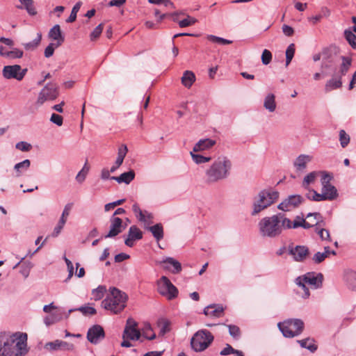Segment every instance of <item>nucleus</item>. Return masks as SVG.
<instances>
[{
    "label": "nucleus",
    "mask_w": 356,
    "mask_h": 356,
    "mask_svg": "<svg viewBox=\"0 0 356 356\" xmlns=\"http://www.w3.org/2000/svg\"><path fill=\"white\" fill-rule=\"evenodd\" d=\"M142 238V232L136 226L133 225L129 229L128 236L125 239L124 243L129 247H132L136 240H140Z\"/></svg>",
    "instance_id": "nucleus-22"
},
{
    "label": "nucleus",
    "mask_w": 356,
    "mask_h": 356,
    "mask_svg": "<svg viewBox=\"0 0 356 356\" xmlns=\"http://www.w3.org/2000/svg\"><path fill=\"white\" fill-rule=\"evenodd\" d=\"M157 290L161 296L166 297L168 300H172L178 295V289L165 276H162L157 281Z\"/></svg>",
    "instance_id": "nucleus-9"
},
{
    "label": "nucleus",
    "mask_w": 356,
    "mask_h": 356,
    "mask_svg": "<svg viewBox=\"0 0 356 356\" xmlns=\"http://www.w3.org/2000/svg\"><path fill=\"white\" fill-rule=\"evenodd\" d=\"M149 230L156 238L157 241H159L163 238V227L161 223L156 224L153 226H147L145 227Z\"/></svg>",
    "instance_id": "nucleus-31"
},
{
    "label": "nucleus",
    "mask_w": 356,
    "mask_h": 356,
    "mask_svg": "<svg viewBox=\"0 0 356 356\" xmlns=\"http://www.w3.org/2000/svg\"><path fill=\"white\" fill-rule=\"evenodd\" d=\"M224 309L220 305H211L206 307L204 309V314L206 316L213 317H221L223 315Z\"/></svg>",
    "instance_id": "nucleus-27"
},
{
    "label": "nucleus",
    "mask_w": 356,
    "mask_h": 356,
    "mask_svg": "<svg viewBox=\"0 0 356 356\" xmlns=\"http://www.w3.org/2000/svg\"><path fill=\"white\" fill-rule=\"evenodd\" d=\"M327 257L326 253L318 252L314 255L313 260L316 264H320Z\"/></svg>",
    "instance_id": "nucleus-61"
},
{
    "label": "nucleus",
    "mask_w": 356,
    "mask_h": 356,
    "mask_svg": "<svg viewBox=\"0 0 356 356\" xmlns=\"http://www.w3.org/2000/svg\"><path fill=\"white\" fill-rule=\"evenodd\" d=\"M72 203H68L65 206L64 210L63 211V213L61 215V217L58 221V225L55 227L52 236L54 237H56L60 232H61L62 229L63 228L68 216L70 215V211L72 208Z\"/></svg>",
    "instance_id": "nucleus-20"
},
{
    "label": "nucleus",
    "mask_w": 356,
    "mask_h": 356,
    "mask_svg": "<svg viewBox=\"0 0 356 356\" xmlns=\"http://www.w3.org/2000/svg\"><path fill=\"white\" fill-rule=\"evenodd\" d=\"M58 96V90L56 84L49 83L39 93L36 103L41 106L46 101L54 100Z\"/></svg>",
    "instance_id": "nucleus-11"
},
{
    "label": "nucleus",
    "mask_w": 356,
    "mask_h": 356,
    "mask_svg": "<svg viewBox=\"0 0 356 356\" xmlns=\"http://www.w3.org/2000/svg\"><path fill=\"white\" fill-rule=\"evenodd\" d=\"M140 335V332L138 329L137 322L131 318H128L123 332L122 338L129 339L130 340H138Z\"/></svg>",
    "instance_id": "nucleus-14"
},
{
    "label": "nucleus",
    "mask_w": 356,
    "mask_h": 356,
    "mask_svg": "<svg viewBox=\"0 0 356 356\" xmlns=\"http://www.w3.org/2000/svg\"><path fill=\"white\" fill-rule=\"evenodd\" d=\"M326 173L327 172L325 171H314L309 173L302 181V187L308 190L310 184H314L318 177H320L321 179L323 174Z\"/></svg>",
    "instance_id": "nucleus-24"
},
{
    "label": "nucleus",
    "mask_w": 356,
    "mask_h": 356,
    "mask_svg": "<svg viewBox=\"0 0 356 356\" xmlns=\"http://www.w3.org/2000/svg\"><path fill=\"white\" fill-rule=\"evenodd\" d=\"M295 54V44L293 43L289 45L286 50V66H288L293 59Z\"/></svg>",
    "instance_id": "nucleus-44"
},
{
    "label": "nucleus",
    "mask_w": 356,
    "mask_h": 356,
    "mask_svg": "<svg viewBox=\"0 0 356 356\" xmlns=\"http://www.w3.org/2000/svg\"><path fill=\"white\" fill-rule=\"evenodd\" d=\"M165 270L170 271L173 274L179 273L181 271V264L172 257H166L163 261L157 262Z\"/></svg>",
    "instance_id": "nucleus-17"
},
{
    "label": "nucleus",
    "mask_w": 356,
    "mask_h": 356,
    "mask_svg": "<svg viewBox=\"0 0 356 356\" xmlns=\"http://www.w3.org/2000/svg\"><path fill=\"white\" fill-rule=\"evenodd\" d=\"M234 352H236V349H234L231 345L227 344L226 346L220 352V355L222 356H226L234 354Z\"/></svg>",
    "instance_id": "nucleus-63"
},
{
    "label": "nucleus",
    "mask_w": 356,
    "mask_h": 356,
    "mask_svg": "<svg viewBox=\"0 0 356 356\" xmlns=\"http://www.w3.org/2000/svg\"><path fill=\"white\" fill-rule=\"evenodd\" d=\"M135 177L134 170H130L121 174L119 177H111V179L117 181L118 183H125L129 184Z\"/></svg>",
    "instance_id": "nucleus-33"
},
{
    "label": "nucleus",
    "mask_w": 356,
    "mask_h": 356,
    "mask_svg": "<svg viewBox=\"0 0 356 356\" xmlns=\"http://www.w3.org/2000/svg\"><path fill=\"white\" fill-rule=\"evenodd\" d=\"M41 34H38V37L32 42L24 44V46L26 50H33L35 49L41 41Z\"/></svg>",
    "instance_id": "nucleus-52"
},
{
    "label": "nucleus",
    "mask_w": 356,
    "mask_h": 356,
    "mask_svg": "<svg viewBox=\"0 0 356 356\" xmlns=\"http://www.w3.org/2000/svg\"><path fill=\"white\" fill-rule=\"evenodd\" d=\"M128 300L127 295L117 288H111L102 306L111 314H118L124 310Z\"/></svg>",
    "instance_id": "nucleus-3"
},
{
    "label": "nucleus",
    "mask_w": 356,
    "mask_h": 356,
    "mask_svg": "<svg viewBox=\"0 0 356 356\" xmlns=\"http://www.w3.org/2000/svg\"><path fill=\"white\" fill-rule=\"evenodd\" d=\"M89 166L88 165L87 163H86L81 170L78 173V175L76 177V179L78 182L82 183L85 180L86 175L89 171Z\"/></svg>",
    "instance_id": "nucleus-49"
},
{
    "label": "nucleus",
    "mask_w": 356,
    "mask_h": 356,
    "mask_svg": "<svg viewBox=\"0 0 356 356\" xmlns=\"http://www.w3.org/2000/svg\"><path fill=\"white\" fill-rule=\"evenodd\" d=\"M50 121L60 127L63 124V118L60 115L53 113L51 116Z\"/></svg>",
    "instance_id": "nucleus-62"
},
{
    "label": "nucleus",
    "mask_w": 356,
    "mask_h": 356,
    "mask_svg": "<svg viewBox=\"0 0 356 356\" xmlns=\"http://www.w3.org/2000/svg\"><path fill=\"white\" fill-rule=\"evenodd\" d=\"M279 198V193L273 189H265L259 193L254 197L252 214L256 215L266 209Z\"/></svg>",
    "instance_id": "nucleus-5"
},
{
    "label": "nucleus",
    "mask_w": 356,
    "mask_h": 356,
    "mask_svg": "<svg viewBox=\"0 0 356 356\" xmlns=\"http://www.w3.org/2000/svg\"><path fill=\"white\" fill-rule=\"evenodd\" d=\"M332 175L329 172L323 174V177L321 179V192L324 193V194L326 195V197H330V198H327V200L330 201L336 199L338 196L337 188L330 184V181L332 180Z\"/></svg>",
    "instance_id": "nucleus-13"
},
{
    "label": "nucleus",
    "mask_w": 356,
    "mask_h": 356,
    "mask_svg": "<svg viewBox=\"0 0 356 356\" xmlns=\"http://www.w3.org/2000/svg\"><path fill=\"white\" fill-rule=\"evenodd\" d=\"M6 342H8V337L0 334V356H6Z\"/></svg>",
    "instance_id": "nucleus-55"
},
{
    "label": "nucleus",
    "mask_w": 356,
    "mask_h": 356,
    "mask_svg": "<svg viewBox=\"0 0 356 356\" xmlns=\"http://www.w3.org/2000/svg\"><path fill=\"white\" fill-rule=\"evenodd\" d=\"M152 328L149 324H147L145 325V327L143 329V335L144 337L149 340H152L156 338V334H152V335H149V332H152Z\"/></svg>",
    "instance_id": "nucleus-57"
},
{
    "label": "nucleus",
    "mask_w": 356,
    "mask_h": 356,
    "mask_svg": "<svg viewBox=\"0 0 356 356\" xmlns=\"http://www.w3.org/2000/svg\"><path fill=\"white\" fill-rule=\"evenodd\" d=\"M312 217H314L316 219L314 223H310L309 222L306 221L303 218L300 216H297L296 219L293 220V222L289 220V227H286V229H295L299 227H302L305 229H308L313 226L318 225L321 222H323V217L319 213H309L307 216V218L308 219H309Z\"/></svg>",
    "instance_id": "nucleus-10"
},
{
    "label": "nucleus",
    "mask_w": 356,
    "mask_h": 356,
    "mask_svg": "<svg viewBox=\"0 0 356 356\" xmlns=\"http://www.w3.org/2000/svg\"><path fill=\"white\" fill-rule=\"evenodd\" d=\"M57 47H56V44L50 43L44 49V56L46 58L51 57L54 54L55 49Z\"/></svg>",
    "instance_id": "nucleus-60"
},
{
    "label": "nucleus",
    "mask_w": 356,
    "mask_h": 356,
    "mask_svg": "<svg viewBox=\"0 0 356 356\" xmlns=\"http://www.w3.org/2000/svg\"><path fill=\"white\" fill-rule=\"evenodd\" d=\"M103 29H104V24L102 23V24H99L94 30L93 31L90 33V40L92 41H95L97 39L99 38V37L100 36V35L102 34V31H103Z\"/></svg>",
    "instance_id": "nucleus-53"
},
{
    "label": "nucleus",
    "mask_w": 356,
    "mask_h": 356,
    "mask_svg": "<svg viewBox=\"0 0 356 356\" xmlns=\"http://www.w3.org/2000/svg\"><path fill=\"white\" fill-rule=\"evenodd\" d=\"M82 3L81 1L77 2L72 8L71 14L68 19L66 20L68 23L74 22L76 19V14L81 8Z\"/></svg>",
    "instance_id": "nucleus-45"
},
{
    "label": "nucleus",
    "mask_w": 356,
    "mask_h": 356,
    "mask_svg": "<svg viewBox=\"0 0 356 356\" xmlns=\"http://www.w3.org/2000/svg\"><path fill=\"white\" fill-rule=\"evenodd\" d=\"M213 336L207 330L197 331L192 337L191 345L196 352H202L206 350L213 342Z\"/></svg>",
    "instance_id": "nucleus-7"
},
{
    "label": "nucleus",
    "mask_w": 356,
    "mask_h": 356,
    "mask_svg": "<svg viewBox=\"0 0 356 356\" xmlns=\"http://www.w3.org/2000/svg\"><path fill=\"white\" fill-rule=\"evenodd\" d=\"M23 56V51L15 49L12 51H8V58H21Z\"/></svg>",
    "instance_id": "nucleus-64"
},
{
    "label": "nucleus",
    "mask_w": 356,
    "mask_h": 356,
    "mask_svg": "<svg viewBox=\"0 0 356 356\" xmlns=\"http://www.w3.org/2000/svg\"><path fill=\"white\" fill-rule=\"evenodd\" d=\"M19 1L22 3L23 6H17L18 8L22 9V8H24L30 15H35L37 14V11L33 5V0H19Z\"/></svg>",
    "instance_id": "nucleus-38"
},
{
    "label": "nucleus",
    "mask_w": 356,
    "mask_h": 356,
    "mask_svg": "<svg viewBox=\"0 0 356 356\" xmlns=\"http://www.w3.org/2000/svg\"><path fill=\"white\" fill-rule=\"evenodd\" d=\"M345 279L351 290L356 291V272L350 270L346 273Z\"/></svg>",
    "instance_id": "nucleus-36"
},
{
    "label": "nucleus",
    "mask_w": 356,
    "mask_h": 356,
    "mask_svg": "<svg viewBox=\"0 0 356 356\" xmlns=\"http://www.w3.org/2000/svg\"><path fill=\"white\" fill-rule=\"evenodd\" d=\"M105 337L103 327L99 325L91 327L87 333V339L92 343H97Z\"/></svg>",
    "instance_id": "nucleus-18"
},
{
    "label": "nucleus",
    "mask_w": 356,
    "mask_h": 356,
    "mask_svg": "<svg viewBox=\"0 0 356 356\" xmlns=\"http://www.w3.org/2000/svg\"><path fill=\"white\" fill-rule=\"evenodd\" d=\"M339 141L342 147H346L350 143V136L346 132L341 129L339 131Z\"/></svg>",
    "instance_id": "nucleus-51"
},
{
    "label": "nucleus",
    "mask_w": 356,
    "mask_h": 356,
    "mask_svg": "<svg viewBox=\"0 0 356 356\" xmlns=\"http://www.w3.org/2000/svg\"><path fill=\"white\" fill-rule=\"evenodd\" d=\"M264 108L269 112H274L276 109L275 96L270 93L264 99Z\"/></svg>",
    "instance_id": "nucleus-35"
},
{
    "label": "nucleus",
    "mask_w": 356,
    "mask_h": 356,
    "mask_svg": "<svg viewBox=\"0 0 356 356\" xmlns=\"http://www.w3.org/2000/svg\"><path fill=\"white\" fill-rule=\"evenodd\" d=\"M15 147L17 149H19L22 152H28L32 147L31 144L24 141L17 143Z\"/></svg>",
    "instance_id": "nucleus-59"
},
{
    "label": "nucleus",
    "mask_w": 356,
    "mask_h": 356,
    "mask_svg": "<svg viewBox=\"0 0 356 356\" xmlns=\"http://www.w3.org/2000/svg\"><path fill=\"white\" fill-rule=\"evenodd\" d=\"M311 160L312 157L310 156L301 154L296 159L294 166L298 171L303 170Z\"/></svg>",
    "instance_id": "nucleus-32"
},
{
    "label": "nucleus",
    "mask_w": 356,
    "mask_h": 356,
    "mask_svg": "<svg viewBox=\"0 0 356 356\" xmlns=\"http://www.w3.org/2000/svg\"><path fill=\"white\" fill-rule=\"evenodd\" d=\"M106 291V289L104 286H99L97 289L92 290V298L95 300H99L102 299L104 297Z\"/></svg>",
    "instance_id": "nucleus-41"
},
{
    "label": "nucleus",
    "mask_w": 356,
    "mask_h": 356,
    "mask_svg": "<svg viewBox=\"0 0 356 356\" xmlns=\"http://www.w3.org/2000/svg\"><path fill=\"white\" fill-rule=\"evenodd\" d=\"M307 284H309L312 289H318L322 286L323 276L321 273L314 272L307 273L301 276Z\"/></svg>",
    "instance_id": "nucleus-16"
},
{
    "label": "nucleus",
    "mask_w": 356,
    "mask_h": 356,
    "mask_svg": "<svg viewBox=\"0 0 356 356\" xmlns=\"http://www.w3.org/2000/svg\"><path fill=\"white\" fill-rule=\"evenodd\" d=\"M298 342L302 348H307L312 353L317 350V346L314 343V340L311 338H307L302 340H298Z\"/></svg>",
    "instance_id": "nucleus-37"
},
{
    "label": "nucleus",
    "mask_w": 356,
    "mask_h": 356,
    "mask_svg": "<svg viewBox=\"0 0 356 356\" xmlns=\"http://www.w3.org/2000/svg\"><path fill=\"white\" fill-rule=\"evenodd\" d=\"M232 168L231 161L225 156L218 157L205 171V181L207 184H214L226 179Z\"/></svg>",
    "instance_id": "nucleus-2"
},
{
    "label": "nucleus",
    "mask_w": 356,
    "mask_h": 356,
    "mask_svg": "<svg viewBox=\"0 0 356 356\" xmlns=\"http://www.w3.org/2000/svg\"><path fill=\"white\" fill-rule=\"evenodd\" d=\"M45 348L49 350H72L73 348L72 344H69L66 341L56 340L52 342H49L45 345Z\"/></svg>",
    "instance_id": "nucleus-25"
},
{
    "label": "nucleus",
    "mask_w": 356,
    "mask_h": 356,
    "mask_svg": "<svg viewBox=\"0 0 356 356\" xmlns=\"http://www.w3.org/2000/svg\"><path fill=\"white\" fill-rule=\"evenodd\" d=\"M229 329V334L235 339H238L241 337V330L240 328L234 325H227Z\"/></svg>",
    "instance_id": "nucleus-50"
},
{
    "label": "nucleus",
    "mask_w": 356,
    "mask_h": 356,
    "mask_svg": "<svg viewBox=\"0 0 356 356\" xmlns=\"http://www.w3.org/2000/svg\"><path fill=\"white\" fill-rule=\"evenodd\" d=\"M345 36L348 43L353 48H356V35L350 31H346Z\"/></svg>",
    "instance_id": "nucleus-54"
},
{
    "label": "nucleus",
    "mask_w": 356,
    "mask_h": 356,
    "mask_svg": "<svg viewBox=\"0 0 356 356\" xmlns=\"http://www.w3.org/2000/svg\"><path fill=\"white\" fill-rule=\"evenodd\" d=\"M195 81V75L192 71L186 70L181 77V83L187 88H190Z\"/></svg>",
    "instance_id": "nucleus-34"
},
{
    "label": "nucleus",
    "mask_w": 356,
    "mask_h": 356,
    "mask_svg": "<svg viewBox=\"0 0 356 356\" xmlns=\"http://www.w3.org/2000/svg\"><path fill=\"white\" fill-rule=\"evenodd\" d=\"M159 326L160 327V335H164L165 333L170 331V322L168 320L162 319L159 322Z\"/></svg>",
    "instance_id": "nucleus-48"
},
{
    "label": "nucleus",
    "mask_w": 356,
    "mask_h": 356,
    "mask_svg": "<svg viewBox=\"0 0 356 356\" xmlns=\"http://www.w3.org/2000/svg\"><path fill=\"white\" fill-rule=\"evenodd\" d=\"M197 19L190 15H187L186 18L178 22L179 26L181 28L192 26L197 22Z\"/></svg>",
    "instance_id": "nucleus-46"
},
{
    "label": "nucleus",
    "mask_w": 356,
    "mask_h": 356,
    "mask_svg": "<svg viewBox=\"0 0 356 356\" xmlns=\"http://www.w3.org/2000/svg\"><path fill=\"white\" fill-rule=\"evenodd\" d=\"M62 319V315L60 314L54 313L50 316H48L44 318V323L49 326L52 325Z\"/></svg>",
    "instance_id": "nucleus-43"
},
{
    "label": "nucleus",
    "mask_w": 356,
    "mask_h": 356,
    "mask_svg": "<svg viewBox=\"0 0 356 356\" xmlns=\"http://www.w3.org/2000/svg\"><path fill=\"white\" fill-rule=\"evenodd\" d=\"M27 72V69H22L19 65H6L3 67V75L6 79H15L22 81Z\"/></svg>",
    "instance_id": "nucleus-12"
},
{
    "label": "nucleus",
    "mask_w": 356,
    "mask_h": 356,
    "mask_svg": "<svg viewBox=\"0 0 356 356\" xmlns=\"http://www.w3.org/2000/svg\"><path fill=\"white\" fill-rule=\"evenodd\" d=\"M298 289H297V293L303 298H309L310 293L309 289L307 287V284L301 276L298 277L295 280Z\"/></svg>",
    "instance_id": "nucleus-29"
},
{
    "label": "nucleus",
    "mask_w": 356,
    "mask_h": 356,
    "mask_svg": "<svg viewBox=\"0 0 356 356\" xmlns=\"http://www.w3.org/2000/svg\"><path fill=\"white\" fill-rule=\"evenodd\" d=\"M285 337L292 338L300 334L304 329V323L300 319H289L277 324Z\"/></svg>",
    "instance_id": "nucleus-8"
},
{
    "label": "nucleus",
    "mask_w": 356,
    "mask_h": 356,
    "mask_svg": "<svg viewBox=\"0 0 356 356\" xmlns=\"http://www.w3.org/2000/svg\"><path fill=\"white\" fill-rule=\"evenodd\" d=\"M27 334L15 333L6 342V356H24L27 353Z\"/></svg>",
    "instance_id": "nucleus-4"
},
{
    "label": "nucleus",
    "mask_w": 356,
    "mask_h": 356,
    "mask_svg": "<svg viewBox=\"0 0 356 356\" xmlns=\"http://www.w3.org/2000/svg\"><path fill=\"white\" fill-rule=\"evenodd\" d=\"M307 197L308 199L316 202L325 201L330 198V197H326L324 193H318L314 190L309 191L307 194Z\"/></svg>",
    "instance_id": "nucleus-39"
},
{
    "label": "nucleus",
    "mask_w": 356,
    "mask_h": 356,
    "mask_svg": "<svg viewBox=\"0 0 356 356\" xmlns=\"http://www.w3.org/2000/svg\"><path fill=\"white\" fill-rule=\"evenodd\" d=\"M216 144V141L209 138L199 140L193 147V152H197L211 148Z\"/></svg>",
    "instance_id": "nucleus-30"
},
{
    "label": "nucleus",
    "mask_w": 356,
    "mask_h": 356,
    "mask_svg": "<svg viewBox=\"0 0 356 356\" xmlns=\"http://www.w3.org/2000/svg\"><path fill=\"white\" fill-rule=\"evenodd\" d=\"M30 165L31 161L29 159H25L24 161L15 164L14 169L17 172V176H20L22 172L27 170L30 167Z\"/></svg>",
    "instance_id": "nucleus-40"
},
{
    "label": "nucleus",
    "mask_w": 356,
    "mask_h": 356,
    "mask_svg": "<svg viewBox=\"0 0 356 356\" xmlns=\"http://www.w3.org/2000/svg\"><path fill=\"white\" fill-rule=\"evenodd\" d=\"M341 58L342 62L339 66V70L337 71L333 77L325 83V90L326 92L341 88V79L350 70L352 65V59L346 56H341Z\"/></svg>",
    "instance_id": "nucleus-6"
},
{
    "label": "nucleus",
    "mask_w": 356,
    "mask_h": 356,
    "mask_svg": "<svg viewBox=\"0 0 356 356\" xmlns=\"http://www.w3.org/2000/svg\"><path fill=\"white\" fill-rule=\"evenodd\" d=\"M207 38L208 40H209L213 43H217V44H222V45L229 44L232 43V41H231V40L224 39L222 38H220V37H218V36H216L213 35H208L207 36Z\"/></svg>",
    "instance_id": "nucleus-42"
},
{
    "label": "nucleus",
    "mask_w": 356,
    "mask_h": 356,
    "mask_svg": "<svg viewBox=\"0 0 356 356\" xmlns=\"http://www.w3.org/2000/svg\"><path fill=\"white\" fill-rule=\"evenodd\" d=\"M290 254L296 261H304L309 254V250L305 246L298 245L290 250Z\"/></svg>",
    "instance_id": "nucleus-23"
},
{
    "label": "nucleus",
    "mask_w": 356,
    "mask_h": 356,
    "mask_svg": "<svg viewBox=\"0 0 356 356\" xmlns=\"http://www.w3.org/2000/svg\"><path fill=\"white\" fill-rule=\"evenodd\" d=\"M79 311L84 315H94L96 314V309L94 307L89 306H83L77 309H70L69 312Z\"/></svg>",
    "instance_id": "nucleus-47"
},
{
    "label": "nucleus",
    "mask_w": 356,
    "mask_h": 356,
    "mask_svg": "<svg viewBox=\"0 0 356 356\" xmlns=\"http://www.w3.org/2000/svg\"><path fill=\"white\" fill-rule=\"evenodd\" d=\"M272 60V54L268 49H264L262 52L261 55V61L263 64L268 65L270 63Z\"/></svg>",
    "instance_id": "nucleus-56"
},
{
    "label": "nucleus",
    "mask_w": 356,
    "mask_h": 356,
    "mask_svg": "<svg viewBox=\"0 0 356 356\" xmlns=\"http://www.w3.org/2000/svg\"><path fill=\"white\" fill-rule=\"evenodd\" d=\"M289 219L283 213L263 218L258 224L260 234L264 237L275 238L286 227H289Z\"/></svg>",
    "instance_id": "nucleus-1"
},
{
    "label": "nucleus",
    "mask_w": 356,
    "mask_h": 356,
    "mask_svg": "<svg viewBox=\"0 0 356 356\" xmlns=\"http://www.w3.org/2000/svg\"><path fill=\"white\" fill-rule=\"evenodd\" d=\"M31 267L32 266L31 263H24L21 265L20 273L24 276V278H26L29 276Z\"/></svg>",
    "instance_id": "nucleus-58"
},
{
    "label": "nucleus",
    "mask_w": 356,
    "mask_h": 356,
    "mask_svg": "<svg viewBox=\"0 0 356 356\" xmlns=\"http://www.w3.org/2000/svg\"><path fill=\"white\" fill-rule=\"evenodd\" d=\"M49 37L56 41L55 43L56 47H60L65 40L64 36L62 35L60 27L58 24L54 26L53 28L50 29Z\"/></svg>",
    "instance_id": "nucleus-26"
},
{
    "label": "nucleus",
    "mask_w": 356,
    "mask_h": 356,
    "mask_svg": "<svg viewBox=\"0 0 356 356\" xmlns=\"http://www.w3.org/2000/svg\"><path fill=\"white\" fill-rule=\"evenodd\" d=\"M127 152L128 149L127 145H122L119 147L117 159L115 162V164L111 168V172H114L122 164L124 159L126 156Z\"/></svg>",
    "instance_id": "nucleus-28"
},
{
    "label": "nucleus",
    "mask_w": 356,
    "mask_h": 356,
    "mask_svg": "<svg viewBox=\"0 0 356 356\" xmlns=\"http://www.w3.org/2000/svg\"><path fill=\"white\" fill-rule=\"evenodd\" d=\"M111 227L108 233L105 238H112L122 232V220L118 217L112 216L111 220Z\"/></svg>",
    "instance_id": "nucleus-21"
},
{
    "label": "nucleus",
    "mask_w": 356,
    "mask_h": 356,
    "mask_svg": "<svg viewBox=\"0 0 356 356\" xmlns=\"http://www.w3.org/2000/svg\"><path fill=\"white\" fill-rule=\"evenodd\" d=\"M302 201V196L299 195L289 196L278 205V209L282 211H289L298 207Z\"/></svg>",
    "instance_id": "nucleus-19"
},
{
    "label": "nucleus",
    "mask_w": 356,
    "mask_h": 356,
    "mask_svg": "<svg viewBox=\"0 0 356 356\" xmlns=\"http://www.w3.org/2000/svg\"><path fill=\"white\" fill-rule=\"evenodd\" d=\"M132 210L137 219L144 224L145 228L153 223L152 213L145 210H141L138 204H133Z\"/></svg>",
    "instance_id": "nucleus-15"
}]
</instances>
